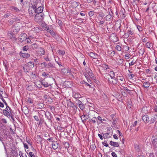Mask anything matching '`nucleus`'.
<instances>
[{
  "label": "nucleus",
  "instance_id": "obj_28",
  "mask_svg": "<svg viewBox=\"0 0 157 157\" xmlns=\"http://www.w3.org/2000/svg\"><path fill=\"white\" fill-rule=\"evenodd\" d=\"M80 117H81V118L82 119L84 118V120H86L89 117V116L88 115L84 114V113H83V115Z\"/></svg>",
  "mask_w": 157,
  "mask_h": 157
},
{
  "label": "nucleus",
  "instance_id": "obj_7",
  "mask_svg": "<svg viewBox=\"0 0 157 157\" xmlns=\"http://www.w3.org/2000/svg\"><path fill=\"white\" fill-rule=\"evenodd\" d=\"M27 39V35L26 33H23L21 34L18 40L21 43H23L24 41L26 40Z\"/></svg>",
  "mask_w": 157,
  "mask_h": 157
},
{
  "label": "nucleus",
  "instance_id": "obj_45",
  "mask_svg": "<svg viewBox=\"0 0 157 157\" xmlns=\"http://www.w3.org/2000/svg\"><path fill=\"white\" fill-rule=\"evenodd\" d=\"M11 15V13L10 12H7L3 16V17L4 18H6L7 17L10 16Z\"/></svg>",
  "mask_w": 157,
  "mask_h": 157
},
{
  "label": "nucleus",
  "instance_id": "obj_30",
  "mask_svg": "<svg viewBox=\"0 0 157 157\" xmlns=\"http://www.w3.org/2000/svg\"><path fill=\"white\" fill-rule=\"evenodd\" d=\"M127 33L128 34H126L127 35V37H128L130 35H132L133 33V32L132 31H131V30L128 29L127 31Z\"/></svg>",
  "mask_w": 157,
  "mask_h": 157
},
{
  "label": "nucleus",
  "instance_id": "obj_53",
  "mask_svg": "<svg viewBox=\"0 0 157 157\" xmlns=\"http://www.w3.org/2000/svg\"><path fill=\"white\" fill-rule=\"evenodd\" d=\"M43 25V26L44 27V29L45 30H47V29H49V27H47V25L46 24H45V23H44V24H42Z\"/></svg>",
  "mask_w": 157,
  "mask_h": 157
},
{
  "label": "nucleus",
  "instance_id": "obj_13",
  "mask_svg": "<svg viewBox=\"0 0 157 157\" xmlns=\"http://www.w3.org/2000/svg\"><path fill=\"white\" fill-rule=\"evenodd\" d=\"M41 83L45 87H47L50 86V84H48L44 79L41 80Z\"/></svg>",
  "mask_w": 157,
  "mask_h": 157
},
{
  "label": "nucleus",
  "instance_id": "obj_2",
  "mask_svg": "<svg viewBox=\"0 0 157 157\" xmlns=\"http://www.w3.org/2000/svg\"><path fill=\"white\" fill-rule=\"evenodd\" d=\"M40 113H38L39 115L40 116V115L41 113L42 114H44L45 115V117L47 118V124L51 125L52 124V120L53 117L52 114L49 112H48L47 114L46 112L43 110H41L39 111Z\"/></svg>",
  "mask_w": 157,
  "mask_h": 157
},
{
  "label": "nucleus",
  "instance_id": "obj_17",
  "mask_svg": "<svg viewBox=\"0 0 157 157\" xmlns=\"http://www.w3.org/2000/svg\"><path fill=\"white\" fill-rule=\"evenodd\" d=\"M23 69L24 71L26 73H29V71L31 70V69L29 68L26 65H25L24 67H23Z\"/></svg>",
  "mask_w": 157,
  "mask_h": 157
},
{
  "label": "nucleus",
  "instance_id": "obj_62",
  "mask_svg": "<svg viewBox=\"0 0 157 157\" xmlns=\"http://www.w3.org/2000/svg\"><path fill=\"white\" fill-rule=\"evenodd\" d=\"M137 28L139 31H141L142 30V29L141 26L138 25L137 26Z\"/></svg>",
  "mask_w": 157,
  "mask_h": 157
},
{
  "label": "nucleus",
  "instance_id": "obj_15",
  "mask_svg": "<svg viewBox=\"0 0 157 157\" xmlns=\"http://www.w3.org/2000/svg\"><path fill=\"white\" fill-rule=\"evenodd\" d=\"M20 54L21 56L23 58H28L30 56L29 54L23 53L22 52H20Z\"/></svg>",
  "mask_w": 157,
  "mask_h": 157
},
{
  "label": "nucleus",
  "instance_id": "obj_64",
  "mask_svg": "<svg viewBox=\"0 0 157 157\" xmlns=\"http://www.w3.org/2000/svg\"><path fill=\"white\" fill-rule=\"evenodd\" d=\"M111 155L113 157H117V155L114 152H112L111 153Z\"/></svg>",
  "mask_w": 157,
  "mask_h": 157
},
{
  "label": "nucleus",
  "instance_id": "obj_41",
  "mask_svg": "<svg viewBox=\"0 0 157 157\" xmlns=\"http://www.w3.org/2000/svg\"><path fill=\"white\" fill-rule=\"evenodd\" d=\"M93 4L95 5H98L99 4V1L98 0H94L93 1Z\"/></svg>",
  "mask_w": 157,
  "mask_h": 157
},
{
  "label": "nucleus",
  "instance_id": "obj_42",
  "mask_svg": "<svg viewBox=\"0 0 157 157\" xmlns=\"http://www.w3.org/2000/svg\"><path fill=\"white\" fill-rule=\"evenodd\" d=\"M43 122H44L46 125L47 126V123L46 122H44L43 119H40L39 121V124H42Z\"/></svg>",
  "mask_w": 157,
  "mask_h": 157
},
{
  "label": "nucleus",
  "instance_id": "obj_36",
  "mask_svg": "<svg viewBox=\"0 0 157 157\" xmlns=\"http://www.w3.org/2000/svg\"><path fill=\"white\" fill-rule=\"evenodd\" d=\"M56 22L57 23H58V25L59 26H61L62 25V21L59 19H57V20H56Z\"/></svg>",
  "mask_w": 157,
  "mask_h": 157
},
{
  "label": "nucleus",
  "instance_id": "obj_22",
  "mask_svg": "<svg viewBox=\"0 0 157 157\" xmlns=\"http://www.w3.org/2000/svg\"><path fill=\"white\" fill-rule=\"evenodd\" d=\"M29 68L31 69V68L33 67H34V63L32 62H29L27 63L26 65Z\"/></svg>",
  "mask_w": 157,
  "mask_h": 157
},
{
  "label": "nucleus",
  "instance_id": "obj_37",
  "mask_svg": "<svg viewBox=\"0 0 157 157\" xmlns=\"http://www.w3.org/2000/svg\"><path fill=\"white\" fill-rule=\"evenodd\" d=\"M96 121H97V119L96 117H94L92 119H90V122H92L94 124H95L96 123Z\"/></svg>",
  "mask_w": 157,
  "mask_h": 157
},
{
  "label": "nucleus",
  "instance_id": "obj_55",
  "mask_svg": "<svg viewBox=\"0 0 157 157\" xmlns=\"http://www.w3.org/2000/svg\"><path fill=\"white\" fill-rule=\"evenodd\" d=\"M102 144L106 147H108L109 146V145L107 143V141L105 140L104 142H102Z\"/></svg>",
  "mask_w": 157,
  "mask_h": 157
},
{
  "label": "nucleus",
  "instance_id": "obj_4",
  "mask_svg": "<svg viewBox=\"0 0 157 157\" xmlns=\"http://www.w3.org/2000/svg\"><path fill=\"white\" fill-rule=\"evenodd\" d=\"M11 109L9 106H7L5 109L3 110V112L4 114L7 116V117L10 118L11 116Z\"/></svg>",
  "mask_w": 157,
  "mask_h": 157
},
{
  "label": "nucleus",
  "instance_id": "obj_1",
  "mask_svg": "<svg viewBox=\"0 0 157 157\" xmlns=\"http://www.w3.org/2000/svg\"><path fill=\"white\" fill-rule=\"evenodd\" d=\"M16 27L14 25L12 26V29L8 32V37L12 40L13 41H16L17 40V38L15 37V35L14 33H17L19 30L16 29Z\"/></svg>",
  "mask_w": 157,
  "mask_h": 157
},
{
  "label": "nucleus",
  "instance_id": "obj_48",
  "mask_svg": "<svg viewBox=\"0 0 157 157\" xmlns=\"http://www.w3.org/2000/svg\"><path fill=\"white\" fill-rule=\"evenodd\" d=\"M103 17H100L98 16L97 17V18L96 19V20H97V21H100L102 20L103 19Z\"/></svg>",
  "mask_w": 157,
  "mask_h": 157
},
{
  "label": "nucleus",
  "instance_id": "obj_63",
  "mask_svg": "<svg viewBox=\"0 0 157 157\" xmlns=\"http://www.w3.org/2000/svg\"><path fill=\"white\" fill-rule=\"evenodd\" d=\"M136 149L138 152L140 151V149L139 145H137V147H136Z\"/></svg>",
  "mask_w": 157,
  "mask_h": 157
},
{
  "label": "nucleus",
  "instance_id": "obj_40",
  "mask_svg": "<svg viewBox=\"0 0 157 157\" xmlns=\"http://www.w3.org/2000/svg\"><path fill=\"white\" fill-rule=\"evenodd\" d=\"M112 16L110 14H109L107 15L105 17V20L106 21H109L110 20Z\"/></svg>",
  "mask_w": 157,
  "mask_h": 157
},
{
  "label": "nucleus",
  "instance_id": "obj_34",
  "mask_svg": "<svg viewBox=\"0 0 157 157\" xmlns=\"http://www.w3.org/2000/svg\"><path fill=\"white\" fill-rule=\"evenodd\" d=\"M89 56L90 57L93 58L94 59H96V55H95V54L93 52H90L89 53Z\"/></svg>",
  "mask_w": 157,
  "mask_h": 157
},
{
  "label": "nucleus",
  "instance_id": "obj_43",
  "mask_svg": "<svg viewBox=\"0 0 157 157\" xmlns=\"http://www.w3.org/2000/svg\"><path fill=\"white\" fill-rule=\"evenodd\" d=\"M28 102L32 104L33 103V100L31 98L29 97L27 99Z\"/></svg>",
  "mask_w": 157,
  "mask_h": 157
},
{
  "label": "nucleus",
  "instance_id": "obj_35",
  "mask_svg": "<svg viewBox=\"0 0 157 157\" xmlns=\"http://www.w3.org/2000/svg\"><path fill=\"white\" fill-rule=\"evenodd\" d=\"M103 136L104 137V139L109 138L111 137V136H109V134L108 133L103 134Z\"/></svg>",
  "mask_w": 157,
  "mask_h": 157
},
{
  "label": "nucleus",
  "instance_id": "obj_57",
  "mask_svg": "<svg viewBox=\"0 0 157 157\" xmlns=\"http://www.w3.org/2000/svg\"><path fill=\"white\" fill-rule=\"evenodd\" d=\"M136 61H135L134 60H133L130 63H129L130 66L133 65L135 63Z\"/></svg>",
  "mask_w": 157,
  "mask_h": 157
},
{
  "label": "nucleus",
  "instance_id": "obj_44",
  "mask_svg": "<svg viewBox=\"0 0 157 157\" xmlns=\"http://www.w3.org/2000/svg\"><path fill=\"white\" fill-rule=\"evenodd\" d=\"M78 106H79V108L82 110L85 108V106L83 103L79 105H78Z\"/></svg>",
  "mask_w": 157,
  "mask_h": 157
},
{
  "label": "nucleus",
  "instance_id": "obj_47",
  "mask_svg": "<svg viewBox=\"0 0 157 157\" xmlns=\"http://www.w3.org/2000/svg\"><path fill=\"white\" fill-rule=\"evenodd\" d=\"M29 75L30 76L32 77V78H35L36 77V75L35 74H33V72H30Z\"/></svg>",
  "mask_w": 157,
  "mask_h": 157
},
{
  "label": "nucleus",
  "instance_id": "obj_9",
  "mask_svg": "<svg viewBox=\"0 0 157 157\" xmlns=\"http://www.w3.org/2000/svg\"><path fill=\"white\" fill-rule=\"evenodd\" d=\"M142 119L145 123H147L150 121V118L147 115H144L142 116Z\"/></svg>",
  "mask_w": 157,
  "mask_h": 157
},
{
  "label": "nucleus",
  "instance_id": "obj_8",
  "mask_svg": "<svg viewBox=\"0 0 157 157\" xmlns=\"http://www.w3.org/2000/svg\"><path fill=\"white\" fill-rule=\"evenodd\" d=\"M109 69L108 66L105 64L100 65L99 67V70L101 74H102L101 70H103V71H105L107 70V69Z\"/></svg>",
  "mask_w": 157,
  "mask_h": 157
},
{
  "label": "nucleus",
  "instance_id": "obj_20",
  "mask_svg": "<svg viewBox=\"0 0 157 157\" xmlns=\"http://www.w3.org/2000/svg\"><path fill=\"white\" fill-rule=\"evenodd\" d=\"M150 85L151 84L149 82H145L143 83V86L147 88L149 87Z\"/></svg>",
  "mask_w": 157,
  "mask_h": 157
},
{
  "label": "nucleus",
  "instance_id": "obj_32",
  "mask_svg": "<svg viewBox=\"0 0 157 157\" xmlns=\"http://www.w3.org/2000/svg\"><path fill=\"white\" fill-rule=\"evenodd\" d=\"M67 104L68 106L72 107L74 105L73 103L70 100H67Z\"/></svg>",
  "mask_w": 157,
  "mask_h": 157
},
{
  "label": "nucleus",
  "instance_id": "obj_14",
  "mask_svg": "<svg viewBox=\"0 0 157 157\" xmlns=\"http://www.w3.org/2000/svg\"><path fill=\"white\" fill-rule=\"evenodd\" d=\"M59 144L57 142L54 141L52 144V147L53 149L56 150V149L58 147Z\"/></svg>",
  "mask_w": 157,
  "mask_h": 157
},
{
  "label": "nucleus",
  "instance_id": "obj_19",
  "mask_svg": "<svg viewBox=\"0 0 157 157\" xmlns=\"http://www.w3.org/2000/svg\"><path fill=\"white\" fill-rule=\"evenodd\" d=\"M87 73L90 78H94V74L92 72V70L91 69H88Z\"/></svg>",
  "mask_w": 157,
  "mask_h": 157
},
{
  "label": "nucleus",
  "instance_id": "obj_10",
  "mask_svg": "<svg viewBox=\"0 0 157 157\" xmlns=\"http://www.w3.org/2000/svg\"><path fill=\"white\" fill-rule=\"evenodd\" d=\"M37 52L38 54L40 56L44 55L45 53L44 50L43 48L41 47L40 48L38 49Z\"/></svg>",
  "mask_w": 157,
  "mask_h": 157
},
{
  "label": "nucleus",
  "instance_id": "obj_33",
  "mask_svg": "<svg viewBox=\"0 0 157 157\" xmlns=\"http://www.w3.org/2000/svg\"><path fill=\"white\" fill-rule=\"evenodd\" d=\"M108 74L109 75V77H110L111 78H113L114 77V75H115L113 71H110L109 72V74Z\"/></svg>",
  "mask_w": 157,
  "mask_h": 157
},
{
  "label": "nucleus",
  "instance_id": "obj_56",
  "mask_svg": "<svg viewBox=\"0 0 157 157\" xmlns=\"http://www.w3.org/2000/svg\"><path fill=\"white\" fill-rule=\"evenodd\" d=\"M94 12L93 11H90L89 12V16L91 17L93 16L94 15Z\"/></svg>",
  "mask_w": 157,
  "mask_h": 157
},
{
  "label": "nucleus",
  "instance_id": "obj_31",
  "mask_svg": "<svg viewBox=\"0 0 157 157\" xmlns=\"http://www.w3.org/2000/svg\"><path fill=\"white\" fill-rule=\"evenodd\" d=\"M63 144L64 146L67 148L69 147V144L67 142H64L63 143Z\"/></svg>",
  "mask_w": 157,
  "mask_h": 157
},
{
  "label": "nucleus",
  "instance_id": "obj_39",
  "mask_svg": "<svg viewBox=\"0 0 157 157\" xmlns=\"http://www.w3.org/2000/svg\"><path fill=\"white\" fill-rule=\"evenodd\" d=\"M123 59H120L117 62V63L119 65H121L123 63Z\"/></svg>",
  "mask_w": 157,
  "mask_h": 157
},
{
  "label": "nucleus",
  "instance_id": "obj_5",
  "mask_svg": "<svg viewBox=\"0 0 157 157\" xmlns=\"http://www.w3.org/2000/svg\"><path fill=\"white\" fill-rule=\"evenodd\" d=\"M42 13L36 14L35 16L34 20L37 22H39L43 21L44 17Z\"/></svg>",
  "mask_w": 157,
  "mask_h": 157
},
{
  "label": "nucleus",
  "instance_id": "obj_12",
  "mask_svg": "<svg viewBox=\"0 0 157 157\" xmlns=\"http://www.w3.org/2000/svg\"><path fill=\"white\" fill-rule=\"evenodd\" d=\"M44 7L43 6H40L37 8L35 11V13L37 14H41L43 12Z\"/></svg>",
  "mask_w": 157,
  "mask_h": 157
},
{
  "label": "nucleus",
  "instance_id": "obj_50",
  "mask_svg": "<svg viewBox=\"0 0 157 157\" xmlns=\"http://www.w3.org/2000/svg\"><path fill=\"white\" fill-rule=\"evenodd\" d=\"M42 75L44 77H47L49 76V75L48 73H46L45 72H44L42 74Z\"/></svg>",
  "mask_w": 157,
  "mask_h": 157
},
{
  "label": "nucleus",
  "instance_id": "obj_38",
  "mask_svg": "<svg viewBox=\"0 0 157 157\" xmlns=\"http://www.w3.org/2000/svg\"><path fill=\"white\" fill-rule=\"evenodd\" d=\"M58 53L59 54L61 55L62 56L65 53V52L64 50H59L58 52Z\"/></svg>",
  "mask_w": 157,
  "mask_h": 157
},
{
  "label": "nucleus",
  "instance_id": "obj_46",
  "mask_svg": "<svg viewBox=\"0 0 157 157\" xmlns=\"http://www.w3.org/2000/svg\"><path fill=\"white\" fill-rule=\"evenodd\" d=\"M29 49V46L26 45L23 48L22 50L23 51H27Z\"/></svg>",
  "mask_w": 157,
  "mask_h": 157
},
{
  "label": "nucleus",
  "instance_id": "obj_29",
  "mask_svg": "<svg viewBox=\"0 0 157 157\" xmlns=\"http://www.w3.org/2000/svg\"><path fill=\"white\" fill-rule=\"evenodd\" d=\"M81 96L78 93H75L73 94V97L77 99V98H81Z\"/></svg>",
  "mask_w": 157,
  "mask_h": 157
},
{
  "label": "nucleus",
  "instance_id": "obj_16",
  "mask_svg": "<svg viewBox=\"0 0 157 157\" xmlns=\"http://www.w3.org/2000/svg\"><path fill=\"white\" fill-rule=\"evenodd\" d=\"M117 78H119V81H118V82H119L120 84H123L125 83V79L123 77L119 76L117 77Z\"/></svg>",
  "mask_w": 157,
  "mask_h": 157
},
{
  "label": "nucleus",
  "instance_id": "obj_27",
  "mask_svg": "<svg viewBox=\"0 0 157 157\" xmlns=\"http://www.w3.org/2000/svg\"><path fill=\"white\" fill-rule=\"evenodd\" d=\"M55 64L51 62H49L47 64V68L55 67Z\"/></svg>",
  "mask_w": 157,
  "mask_h": 157
},
{
  "label": "nucleus",
  "instance_id": "obj_54",
  "mask_svg": "<svg viewBox=\"0 0 157 157\" xmlns=\"http://www.w3.org/2000/svg\"><path fill=\"white\" fill-rule=\"evenodd\" d=\"M57 129L58 130L63 131V128L61 127V126H58L57 127Z\"/></svg>",
  "mask_w": 157,
  "mask_h": 157
},
{
  "label": "nucleus",
  "instance_id": "obj_23",
  "mask_svg": "<svg viewBox=\"0 0 157 157\" xmlns=\"http://www.w3.org/2000/svg\"><path fill=\"white\" fill-rule=\"evenodd\" d=\"M144 52V48H141L140 49L138 52L139 56H142Z\"/></svg>",
  "mask_w": 157,
  "mask_h": 157
},
{
  "label": "nucleus",
  "instance_id": "obj_26",
  "mask_svg": "<svg viewBox=\"0 0 157 157\" xmlns=\"http://www.w3.org/2000/svg\"><path fill=\"white\" fill-rule=\"evenodd\" d=\"M38 47V45L35 43L32 44L30 46V48L33 50L37 48Z\"/></svg>",
  "mask_w": 157,
  "mask_h": 157
},
{
  "label": "nucleus",
  "instance_id": "obj_25",
  "mask_svg": "<svg viewBox=\"0 0 157 157\" xmlns=\"http://www.w3.org/2000/svg\"><path fill=\"white\" fill-rule=\"evenodd\" d=\"M125 12V10L123 9V10H121L119 13V14H120L121 15H122L121 18H124L125 17V15L124 14Z\"/></svg>",
  "mask_w": 157,
  "mask_h": 157
},
{
  "label": "nucleus",
  "instance_id": "obj_18",
  "mask_svg": "<svg viewBox=\"0 0 157 157\" xmlns=\"http://www.w3.org/2000/svg\"><path fill=\"white\" fill-rule=\"evenodd\" d=\"M157 119V115L155 114L153 116H152L151 119V123H154L155 122Z\"/></svg>",
  "mask_w": 157,
  "mask_h": 157
},
{
  "label": "nucleus",
  "instance_id": "obj_3",
  "mask_svg": "<svg viewBox=\"0 0 157 157\" xmlns=\"http://www.w3.org/2000/svg\"><path fill=\"white\" fill-rule=\"evenodd\" d=\"M105 78L108 80L109 84H112L113 85L116 84L118 82V78L114 77L110 79L109 78V75L108 74H105Z\"/></svg>",
  "mask_w": 157,
  "mask_h": 157
},
{
  "label": "nucleus",
  "instance_id": "obj_52",
  "mask_svg": "<svg viewBox=\"0 0 157 157\" xmlns=\"http://www.w3.org/2000/svg\"><path fill=\"white\" fill-rule=\"evenodd\" d=\"M33 60L36 64H39L40 61L38 59H34Z\"/></svg>",
  "mask_w": 157,
  "mask_h": 157
},
{
  "label": "nucleus",
  "instance_id": "obj_11",
  "mask_svg": "<svg viewBox=\"0 0 157 157\" xmlns=\"http://www.w3.org/2000/svg\"><path fill=\"white\" fill-rule=\"evenodd\" d=\"M47 32L49 33L53 37L57 38L58 35L56 34L54 31L52 30L48 29H47Z\"/></svg>",
  "mask_w": 157,
  "mask_h": 157
},
{
  "label": "nucleus",
  "instance_id": "obj_21",
  "mask_svg": "<svg viewBox=\"0 0 157 157\" xmlns=\"http://www.w3.org/2000/svg\"><path fill=\"white\" fill-rule=\"evenodd\" d=\"M109 144L112 146H114L115 147H118L119 146V144L117 142L111 141L110 142Z\"/></svg>",
  "mask_w": 157,
  "mask_h": 157
},
{
  "label": "nucleus",
  "instance_id": "obj_49",
  "mask_svg": "<svg viewBox=\"0 0 157 157\" xmlns=\"http://www.w3.org/2000/svg\"><path fill=\"white\" fill-rule=\"evenodd\" d=\"M146 46L148 48H150L152 47V44L149 42H147L146 44Z\"/></svg>",
  "mask_w": 157,
  "mask_h": 157
},
{
  "label": "nucleus",
  "instance_id": "obj_60",
  "mask_svg": "<svg viewBox=\"0 0 157 157\" xmlns=\"http://www.w3.org/2000/svg\"><path fill=\"white\" fill-rule=\"evenodd\" d=\"M98 16L103 17L105 16V14L103 12H100Z\"/></svg>",
  "mask_w": 157,
  "mask_h": 157
},
{
  "label": "nucleus",
  "instance_id": "obj_6",
  "mask_svg": "<svg viewBox=\"0 0 157 157\" xmlns=\"http://www.w3.org/2000/svg\"><path fill=\"white\" fill-rule=\"evenodd\" d=\"M151 143L152 146L155 148H157V136L155 135L151 137Z\"/></svg>",
  "mask_w": 157,
  "mask_h": 157
},
{
  "label": "nucleus",
  "instance_id": "obj_24",
  "mask_svg": "<svg viewBox=\"0 0 157 157\" xmlns=\"http://www.w3.org/2000/svg\"><path fill=\"white\" fill-rule=\"evenodd\" d=\"M115 52L114 51H109L108 52V54L109 56L110 57L113 56L115 54Z\"/></svg>",
  "mask_w": 157,
  "mask_h": 157
},
{
  "label": "nucleus",
  "instance_id": "obj_59",
  "mask_svg": "<svg viewBox=\"0 0 157 157\" xmlns=\"http://www.w3.org/2000/svg\"><path fill=\"white\" fill-rule=\"evenodd\" d=\"M125 90L127 91L128 93L130 95H132V91L128 89L127 88H125Z\"/></svg>",
  "mask_w": 157,
  "mask_h": 157
},
{
  "label": "nucleus",
  "instance_id": "obj_51",
  "mask_svg": "<svg viewBox=\"0 0 157 157\" xmlns=\"http://www.w3.org/2000/svg\"><path fill=\"white\" fill-rule=\"evenodd\" d=\"M116 49L118 51H121V47L120 46L117 45L116 47Z\"/></svg>",
  "mask_w": 157,
  "mask_h": 157
},
{
  "label": "nucleus",
  "instance_id": "obj_61",
  "mask_svg": "<svg viewBox=\"0 0 157 157\" xmlns=\"http://www.w3.org/2000/svg\"><path fill=\"white\" fill-rule=\"evenodd\" d=\"M29 155L31 157H35V155L34 153L32 152H29Z\"/></svg>",
  "mask_w": 157,
  "mask_h": 157
},
{
  "label": "nucleus",
  "instance_id": "obj_58",
  "mask_svg": "<svg viewBox=\"0 0 157 157\" xmlns=\"http://www.w3.org/2000/svg\"><path fill=\"white\" fill-rule=\"evenodd\" d=\"M29 12L30 16H33V12L30 9H29Z\"/></svg>",
  "mask_w": 157,
  "mask_h": 157
}]
</instances>
